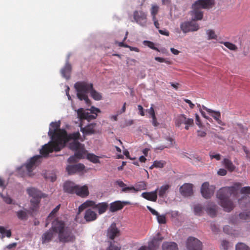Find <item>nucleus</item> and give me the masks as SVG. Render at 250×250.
<instances>
[{
    "label": "nucleus",
    "mask_w": 250,
    "mask_h": 250,
    "mask_svg": "<svg viewBox=\"0 0 250 250\" xmlns=\"http://www.w3.org/2000/svg\"><path fill=\"white\" fill-rule=\"evenodd\" d=\"M48 131V135L51 137V141L48 144L42 146L40 149V153L44 156H46L49 153L53 152L59 143L62 137H64L66 135V131L65 129H60V122H52Z\"/></svg>",
    "instance_id": "1"
},
{
    "label": "nucleus",
    "mask_w": 250,
    "mask_h": 250,
    "mask_svg": "<svg viewBox=\"0 0 250 250\" xmlns=\"http://www.w3.org/2000/svg\"><path fill=\"white\" fill-rule=\"evenodd\" d=\"M241 186V183H235L233 186L222 188L217 191V198L225 211L230 212L234 208L233 203L229 198L232 195L235 196Z\"/></svg>",
    "instance_id": "2"
},
{
    "label": "nucleus",
    "mask_w": 250,
    "mask_h": 250,
    "mask_svg": "<svg viewBox=\"0 0 250 250\" xmlns=\"http://www.w3.org/2000/svg\"><path fill=\"white\" fill-rule=\"evenodd\" d=\"M52 229L58 234V239L62 243L73 242L76 239L73 233V229L66 227L63 221L56 219L52 223Z\"/></svg>",
    "instance_id": "3"
},
{
    "label": "nucleus",
    "mask_w": 250,
    "mask_h": 250,
    "mask_svg": "<svg viewBox=\"0 0 250 250\" xmlns=\"http://www.w3.org/2000/svg\"><path fill=\"white\" fill-rule=\"evenodd\" d=\"M42 155H37L31 158L27 163L24 165L18 168L17 171L18 174L21 177H24L26 175L31 176V173L33 169L37 167L42 161V157H44L41 153ZM48 155L44 157H46Z\"/></svg>",
    "instance_id": "4"
},
{
    "label": "nucleus",
    "mask_w": 250,
    "mask_h": 250,
    "mask_svg": "<svg viewBox=\"0 0 250 250\" xmlns=\"http://www.w3.org/2000/svg\"><path fill=\"white\" fill-rule=\"evenodd\" d=\"M93 84L85 82H77L74 87L77 91V96L80 100H84L87 104H90V101L88 99L87 94L92 88Z\"/></svg>",
    "instance_id": "5"
},
{
    "label": "nucleus",
    "mask_w": 250,
    "mask_h": 250,
    "mask_svg": "<svg viewBox=\"0 0 250 250\" xmlns=\"http://www.w3.org/2000/svg\"><path fill=\"white\" fill-rule=\"evenodd\" d=\"M88 207H91L93 209H97L99 214H102L107 210L108 205L106 202L96 204V203L93 201L87 200L79 206L77 216L81 212Z\"/></svg>",
    "instance_id": "6"
},
{
    "label": "nucleus",
    "mask_w": 250,
    "mask_h": 250,
    "mask_svg": "<svg viewBox=\"0 0 250 250\" xmlns=\"http://www.w3.org/2000/svg\"><path fill=\"white\" fill-rule=\"evenodd\" d=\"M100 112L101 111L99 108L94 106L91 107L90 109H87L86 110L80 108L77 110V115L80 120H87L90 121L96 119L97 117V113Z\"/></svg>",
    "instance_id": "7"
},
{
    "label": "nucleus",
    "mask_w": 250,
    "mask_h": 250,
    "mask_svg": "<svg viewBox=\"0 0 250 250\" xmlns=\"http://www.w3.org/2000/svg\"><path fill=\"white\" fill-rule=\"evenodd\" d=\"M27 191L30 196L32 198L30 200L31 204L30 209L33 211H37L39 208L41 196V192L37 189L32 188H28Z\"/></svg>",
    "instance_id": "8"
},
{
    "label": "nucleus",
    "mask_w": 250,
    "mask_h": 250,
    "mask_svg": "<svg viewBox=\"0 0 250 250\" xmlns=\"http://www.w3.org/2000/svg\"><path fill=\"white\" fill-rule=\"evenodd\" d=\"M175 125L177 127H180L184 125L185 129L188 130L189 127L194 125V120L192 118H187L185 114H180L175 119Z\"/></svg>",
    "instance_id": "9"
},
{
    "label": "nucleus",
    "mask_w": 250,
    "mask_h": 250,
    "mask_svg": "<svg viewBox=\"0 0 250 250\" xmlns=\"http://www.w3.org/2000/svg\"><path fill=\"white\" fill-rule=\"evenodd\" d=\"M80 137V133L79 131H77L75 132H73L72 133H70L69 134H67L66 133V135L64 137H62L58 144L57 145L56 147L55 148V151H59L61 150L64 146L65 144L71 140L73 141L78 140Z\"/></svg>",
    "instance_id": "10"
},
{
    "label": "nucleus",
    "mask_w": 250,
    "mask_h": 250,
    "mask_svg": "<svg viewBox=\"0 0 250 250\" xmlns=\"http://www.w3.org/2000/svg\"><path fill=\"white\" fill-rule=\"evenodd\" d=\"M133 19L134 21L142 27L147 25V13L143 10H135L133 12Z\"/></svg>",
    "instance_id": "11"
},
{
    "label": "nucleus",
    "mask_w": 250,
    "mask_h": 250,
    "mask_svg": "<svg viewBox=\"0 0 250 250\" xmlns=\"http://www.w3.org/2000/svg\"><path fill=\"white\" fill-rule=\"evenodd\" d=\"M180 28L184 33L189 32L196 31L199 29V25L191 20L190 21H185L180 24Z\"/></svg>",
    "instance_id": "12"
},
{
    "label": "nucleus",
    "mask_w": 250,
    "mask_h": 250,
    "mask_svg": "<svg viewBox=\"0 0 250 250\" xmlns=\"http://www.w3.org/2000/svg\"><path fill=\"white\" fill-rule=\"evenodd\" d=\"M188 250H202V243L197 238L194 237H189L186 242Z\"/></svg>",
    "instance_id": "13"
},
{
    "label": "nucleus",
    "mask_w": 250,
    "mask_h": 250,
    "mask_svg": "<svg viewBox=\"0 0 250 250\" xmlns=\"http://www.w3.org/2000/svg\"><path fill=\"white\" fill-rule=\"evenodd\" d=\"M214 0H197L192 5V7L202 9H210L215 5Z\"/></svg>",
    "instance_id": "14"
},
{
    "label": "nucleus",
    "mask_w": 250,
    "mask_h": 250,
    "mask_svg": "<svg viewBox=\"0 0 250 250\" xmlns=\"http://www.w3.org/2000/svg\"><path fill=\"white\" fill-rule=\"evenodd\" d=\"M215 188L214 186H209L208 182H204L202 185L201 192L205 198L209 199L213 194Z\"/></svg>",
    "instance_id": "15"
},
{
    "label": "nucleus",
    "mask_w": 250,
    "mask_h": 250,
    "mask_svg": "<svg viewBox=\"0 0 250 250\" xmlns=\"http://www.w3.org/2000/svg\"><path fill=\"white\" fill-rule=\"evenodd\" d=\"M146 188V183L144 181H141L137 183L135 187L131 186L129 187L125 188L122 189L123 192H126L129 191H134L137 192L142 190H145Z\"/></svg>",
    "instance_id": "16"
},
{
    "label": "nucleus",
    "mask_w": 250,
    "mask_h": 250,
    "mask_svg": "<svg viewBox=\"0 0 250 250\" xmlns=\"http://www.w3.org/2000/svg\"><path fill=\"white\" fill-rule=\"evenodd\" d=\"M163 239L164 237L161 236L160 234L158 233L157 235L154 237L153 240L148 243V249L149 250H156Z\"/></svg>",
    "instance_id": "17"
},
{
    "label": "nucleus",
    "mask_w": 250,
    "mask_h": 250,
    "mask_svg": "<svg viewBox=\"0 0 250 250\" xmlns=\"http://www.w3.org/2000/svg\"><path fill=\"white\" fill-rule=\"evenodd\" d=\"M85 168L84 166L82 164L68 165L66 169L69 174H73L76 172H82Z\"/></svg>",
    "instance_id": "18"
},
{
    "label": "nucleus",
    "mask_w": 250,
    "mask_h": 250,
    "mask_svg": "<svg viewBox=\"0 0 250 250\" xmlns=\"http://www.w3.org/2000/svg\"><path fill=\"white\" fill-rule=\"evenodd\" d=\"M193 185L191 184H184L180 188L181 194L185 197L190 196L193 194Z\"/></svg>",
    "instance_id": "19"
},
{
    "label": "nucleus",
    "mask_w": 250,
    "mask_h": 250,
    "mask_svg": "<svg viewBox=\"0 0 250 250\" xmlns=\"http://www.w3.org/2000/svg\"><path fill=\"white\" fill-rule=\"evenodd\" d=\"M120 231L117 228L115 223H113L109 227L107 230V236L111 240H114L115 238L119 235Z\"/></svg>",
    "instance_id": "20"
},
{
    "label": "nucleus",
    "mask_w": 250,
    "mask_h": 250,
    "mask_svg": "<svg viewBox=\"0 0 250 250\" xmlns=\"http://www.w3.org/2000/svg\"><path fill=\"white\" fill-rule=\"evenodd\" d=\"M77 185L75 184L74 182L71 181H66L63 186L64 192L74 194Z\"/></svg>",
    "instance_id": "21"
},
{
    "label": "nucleus",
    "mask_w": 250,
    "mask_h": 250,
    "mask_svg": "<svg viewBox=\"0 0 250 250\" xmlns=\"http://www.w3.org/2000/svg\"><path fill=\"white\" fill-rule=\"evenodd\" d=\"M74 194L81 197H86L89 194L88 187L86 186H80L77 185Z\"/></svg>",
    "instance_id": "22"
},
{
    "label": "nucleus",
    "mask_w": 250,
    "mask_h": 250,
    "mask_svg": "<svg viewBox=\"0 0 250 250\" xmlns=\"http://www.w3.org/2000/svg\"><path fill=\"white\" fill-rule=\"evenodd\" d=\"M141 196L147 200L156 202L157 200V190L151 192H143L142 193Z\"/></svg>",
    "instance_id": "23"
},
{
    "label": "nucleus",
    "mask_w": 250,
    "mask_h": 250,
    "mask_svg": "<svg viewBox=\"0 0 250 250\" xmlns=\"http://www.w3.org/2000/svg\"><path fill=\"white\" fill-rule=\"evenodd\" d=\"M202 108L206 110L209 113H211V116L214 118V120L216 121L217 123L221 125H224L222 121L221 120V113L219 111H214L212 109H209L204 105H202Z\"/></svg>",
    "instance_id": "24"
},
{
    "label": "nucleus",
    "mask_w": 250,
    "mask_h": 250,
    "mask_svg": "<svg viewBox=\"0 0 250 250\" xmlns=\"http://www.w3.org/2000/svg\"><path fill=\"white\" fill-rule=\"evenodd\" d=\"M171 186L168 184L164 185L160 188H158L156 190H157V193L160 198H165L167 197V194Z\"/></svg>",
    "instance_id": "25"
},
{
    "label": "nucleus",
    "mask_w": 250,
    "mask_h": 250,
    "mask_svg": "<svg viewBox=\"0 0 250 250\" xmlns=\"http://www.w3.org/2000/svg\"><path fill=\"white\" fill-rule=\"evenodd\" d=\"M97 218V213L91 209H87L85 210L84 218L86 222H91L95 220Z\"/></svg>",
    "instance_id": "26"
},
{
    "label": "nucleus",
    "mask_w": 250,
    "mask_h": 250,
    "mask_svg": "<svg viewBox=\"0 0 250 250\" xmlns=\"http://www.w3.org/2000/svg\"><path fill=\"white\" fill-rule=\"evenodd\" d=\"M192 11L191 12V15L192 16V20L194 21H196L201 20L203 18V12L201 9H196L192 7Z\"/></svg>",
    "instance_id": "27"
},
{
    "label": "nucleus",
    "mask_w": 250,
    "mask_h": 250,
    "mask_svg": "<svg viewBox=\"0 0 250 250\" xmlns=\"http://www.w3.org/2000/svg\"><path fill=\"white\" fill-rule=\"evenodd\" d=\"M54 232L55 231H53L52 228L44 232L42 237V243L49 242L54 237Z\"/></svg>",
    "instance_id": "28"
},
{
    "label": "nucleus",
    "mask_w": 250,
    "mask_h": 250,
    "mask_svg": "<svg viewBox=\"0 0 250 250\" xmlns=\"http://www.w3.org/2000/svg\"><path fill=\"white\" fill-rule=\"evenodd\" d=\"M71 71V65L67 61L64 66L61 70V74L63 77L68 79Z\"/></svg>",
    "instance_id": "29"
},
{
    "label": "nucleus",
    "mask_w": 250,
    "mask_h": 250,
    "mask_svg": "<svg viewBox=\"0 0 250 250\" xmlns=\"http://www.w3.org/2000/svg\"><path fill=\"white\" fill-rule=\"evenodd\" d=\"M124 207L123 203L120 201H116L110 204L109 210L111 212H114L122 209Z\"/></svg>",
    "instance_id": "30"
},
{
    "label": "nucleus",
    "mask_w": 250,
    "mask_h": 250,
    "mask_svg": "<svg viewBox=\"0 0 250 250\" xmlns=\"http://www.w3.org/2000/svg\"><path fill=\"white\" fill-rule=\"evenodd\" d=\"M95 126L96 124H90L86 125L85 127H81V130L83 134L85 135H90L94 134L95 133Z\"/></svg>",
    "instance_id": "31"
},
{
    "label": "nucleus",
    "mask_w": 250,
    "mask_h": 250,
    "mask_svg": "<svg viewBox=\"0 0 250 250\" xmlns=\"http://www.w3.org/2000/svg\"><path fill=\"white\" fill-rule=\"evenodd\" d=\"M222 164L230 172L234 171L235 169V166L233 165L232 161L228 158H224L222 162Z\"/></svg>",
    "instance_id": "32"
},
{
    "label": "nucleus",
    "mask_w": 250,
    "mask_h": 250,
    "mask_svg": "<svg viewBox=\"0 0 250 250\" xmlns=\"http://www.w3.org/2000/svg\"><path fill=\"white\" fill-rule=\"evenodd\" d=\"M217 208V206L216 205L210 203L208 205V207H207L206 210L209 216L211 217H214L216 215Z\"/></svg>",
    "instance_id": "33"
},
{
    "label": "nucleus",
    "mask_w": 250,
    "mask_h": 250,
    "mask_svg": "<svg viewBox=\"0 0 250 250\" xmlns=\"http://www.w3.org/2000/svg\"><path fill=\"white\" fill-rule=\"evenodd\" d=\"M163 250H178L177 245L174 242H165L162 246Z\"/></svg>",
    "instance_id": "34"
},
{
    "label": "nucleus",
    "mask_w": 250,
    "mask_h": 250,
    "mask_svg": "<svg viewBox=\"0 0 250 250\" xmlns=\"http://www.w3.org/2000/svg\"><path fill=\"white\" fill-rule=\"evenodd\" d=\"M90 95L95 100H96V101H99V100H101L102 98V96L101 95V94L97 92L94 88H93V86H92V88H91L90 89Z\"/></svg>",
    "instance_id": "35"
},
{
    "label": "nucleus",
    "mask_w": 250,
    "mask_h": 250,
    "mask_svg": "<svg viewBox=\"0 0 250 250\" xmlns=\"http://www.w3.org/2000/svg\"><path fill=\"white\" fill-rule=\"evenodd\" d=\"M82 146V145L79 142L78 140L73 141L69 144V147L71 150L75 151L78 150Z\"/></svg>",
    "instance_id": "36"
},
{
    "label": "nucleus",
    "mask_w": 250,
    "mask_h": 250,
    "mask_svg": "<svg viewBox=\"0 0 250 250\" xmlns=\"http://www.w3.org/2000/svg\"><path fill=\"white\" fill-rule=\"evenodd\" d=\"M18 218L21 220H27L28 218L27 211L20 210L16 212Z\"/></svg>",
    "instance_id": "37"
},
{
    "label": "nucleus",
    "mask_w": 250,
    "mask_h": 250,
    "mask_svg": "<svg viewBox=\"0 0 250 250\" xmlns=\"http://www.w3.org/2000/svg\"><path fill=\"white\" fill-rule=\"evenodd\" d=\"M166 163L164 161H155L153 162V164L150 167V169L153 168V167L157 168H163L164 167Z\"/></svg>",
    "instance_id": "38"
},
{
    "label": "nucleus",
    "mask_w": 250,
    "mask_h": 250,
    "mask_svg": "<svg viewBox=\"0 0 250 250\" xmlns=\"http://www.w3.org/2000/svg\"><path fill=\"white\" fill-rule=\"evenodd\" d=\"M207 35H208V40H216L217 36L215 32L212 29H208L206 31Z\"/></svg>",
    "instance_id": "39"
},
{
    "label": "nucleus",
    "mask_w": 250,
    "mask_h": 250,
    "mask_svg": "<svg viewBox=\"0 0 250 250\" xmlns=\"http://www.w3.org/2000/svg\"><path fill=\"white\" fill-rule=\"evenodd\" d=\"M0 233L2 235V237L6 236L9 238L11 236V231L10 230H6L4 227L0 226Z\"/></svg>",
    "instance_id": "40"
},
{
    "label": "nucleus",
    "mask_w": 250,
    "mask_h": 250,
    "mask_svg": "<svg viewBox=\"0 0 250 250\" xmlns=\"http://www.w3.org/2000/svg\"><path fill=\"white\" fill-rule=\"evenodd\" d=\"M220 43L223 44L226 47L230 49V50H233L236 51L237 49V47L232 43H231L230 42H220Z\"/></svg>",
    "instance_id": "41"
},
{
    "label": "nucleus",
    "mask_w": 250,
    "mask_h": 250,
    "mask_svg": "<svg viewBox=\"0 0 250 250\" xmlns=\"http://www.w3.org/2000/svg\"><path fill=\"white\" fill-rule=\"evenodd\" d=\"M85 154V150L83 147H81L79 148L78 150H76V152L75 153V155L76 156L77 158L80 159L83 157V155Z\"/></svg>",
    "instance_id": "42"
},
{
    "label": "nucleus",
    "mask_w": 250,
    "mask_h": 250,
    "mask_svg": "<svg viewBox=\"0 0 250 250\" xmlns=\"http://www.w3.org/2000/svg\"><path fill=\"white\" fill-rule=\"evenodd\" d=\"M87 159L93 163H100L99 157L93 154H88L87 156Z\"/></svg>",
    "instance_id": "43"
},
{
    "label": "nucleus",
    "mask_w": 250,
    "mask_h": 250,
    "mask_svg": "<svg viewBox=\"0 0 250 250\" xmlns=\"http://www.w3.org/2000/svg\"><path fill=\"white\" fill-rule=\"evenodd\" d=\"M236 250H250L246 245L243 243H239L236 245Z\"/></svg>",
    "instance_id": "44"
},
{
    "label": "nucleus",
    "mask_w": 250,
    "mask_h": 250,
    "mask_svg": "<svg viewBox=\"0 0 250 250\" xmlns=\"http://www.w3.org/2000/svg\"><path fill=\"white\" fill-rule=\"evenodd\" d=\"M239 217L240 219L246 221L250 219V211L240 213L239 214Z\"/></svg>",
    "instance_id": "45"
},
{
    "label": "nucleus",
    "mask_w": 250,
    "mask_h": 250,
    "mask_svg": "<svg viewBox=\"0 0 250 250\" xmlns=\"http://www.w3.org/2000/svg\"><path fill=\"white\" fill-rule=\"evenodd\" d=\"M144 44L145 45L147 46L148 47H149L151 49L155 50H156L157 51H160L158 48L155 47V44H154V42H152L148 41H145L144 42Z\"/></svg>",
    "instance_id": "46"
},
{
    "label": "nucleus",
    "mask_w": 250,
    "mask_h": 250,
    "mask_svg": "<svg viewBox=\"0 0 250 250\" xmlns=\"http://www.w3.org/2000/svg\"><path fill=\"white\" fill-rule=\"evenodd\" d=\"M159 7L157 5H153L151 9V14L152 16V20H155L156 15L158 12Z\"/></svg>",
    "instance_id": "47"
},
{
    "label": "nucleus",
    "mask_w": 250,
    "mask_h": 250,
    "mask_svg": "<svg viewBox=\"0 0 250 250\" xmlns=\"http://www.w3.org/2000/svg\"><path fill=\"white\" fill-rule=\"evenodd\" d=\"M60 205H58L55 208H54L52 211L50 213L49 215L47 217V220H49L51 218L53 217L57 212L59 211L60 208Z\"/></svg>",
    "instance_id": "48"
},
{
    "label": "nucleus",
    "mask_w": 250,
    "mask_h": 250,
    "mask_svg": "<svg viewBox=\"0 0 250 250\" xmlns=\"http://www.w3.org/2000/svg\"><path fill=\"white\" fill-rule=\"evenodd\" d=\"M229 247V243L226 240H223L221 242L220 249L221 250H228Z\"/></svg>",
    "instance_id": "49"
},
{
    "label": "nucleus",
    "mask_w": 250,
    "mask_h": 250,
    "mask_svg": "<svg viewBox=\"0 0 250 250\" xmlns=\"http://www.w3.org/2000/svg\"><path fill=\"white\" fill-rule=\"evenodd\" d=\"M157 218L159 224H165L166 223V218L165 215H160L158 214Z\"/></svg>",
    "instance_id": "50"
},
{
    "label": "nucleus",
    "mask_w": 250,
    "mask_h": 250,
    "mask_svg": "<svg viewBox=\"0 0 250 250\" xmlns=\"http://www.w3.org/2000/svg\"><path fill=\"white\" fill-rule=\"evenodd\" d=\"M223 231L225 233L228 234H233L232 229L228 225H226L223 228Z\"/></svg>",
    "instance_id": "51"
},
{
    "label": "nucleus",
    "mask_w": 250,
    "mask_h": 250,
    "mask_svg": "<svg viewBox=\"0 0 250 250\" xmlns=\"http://www.w3.org/2000/svg\"><path fill=\"white\" fill-rule=\"evenodd\" d=\"M194 210L195 213L197 215H200L202 211V207L200 205H197L194 207Z\"/></svg>",
    "instance_id": "52"
},
{
    "label": "nucleus",
    "mask_w": 250,
    "mask_h": 250,
    "mask_svg": "<svg viewBox=\"0 0 250 250\" xmlns=\"http://www.w3.org/2000/svg\"><path fill=\"white\" fill-rule=\"evenodd\" d=\"M155 60L160 62H165L167 64H170L171 62L169 61L166 60L165 58H161L159 57H155Z\"/></svg>",
    "instance_id": "53"
},
{
    "label": "nucleus",
    "mask_w": 250,
    "mask_h": 250,
    "mask_svg": "<svg viewBox=\"0 0 250 250\" xmlns=\"http://www.w3.org/2000/svg\"><path fill=\"white\" fill-rule=\"evenodd\" d=\"M240 192L241 194H250V187H245L241 188Z\"/></svg>",
    "instance_id": "54"
},
{
    "label": "nucleus",
    "mask_w": 250,
    "mask_h": 250,
    "mask_svg": "<svg viewBox=\"0 0 250 250\" xmlns=\"http://www.w3.org/2000/svg\"><path fill=\"white\" fill-rule=\"evenodd\" d=\"M106 250H121L120 248L117 246H116L114 243L110 242V246L106 249Z\"/></svg>",
    "instance_id": "55"
},
{
    "label": "nucleus",
    "mask_w": 250,
    "mask_h": 250,
    "mask_svg": "<svg viewBox=\"0 0 250 250\" xmlns=\"http://www.w3.org/2000/svg\"><path fill=\"white\" fill-rule=\"evenodd\" d=\"M209 157L211 159H215L216 160L219 161L221 160V155L220 154H213L210 153Z\"/></svg>",
    "instance_id": "56"
},
{
    "label": "nucleus",
    "mask_w": 250,
    "mask_h": 250,
    "mask_svg": "<svg viewBox=\"0 0 250 250\" xmlns=\"http://www.w3.org/2000/svg\"><path fill=\"white\" fill-rule=\"evenodd\" d=\"M79 160L78 158H77L76 157V156L74 155L73 156H72L71 157H70L68 159V162L69 163H76L78 161V160Z\"/></svg>",
    "instance_id": "57"
},
{
    "label": "nucleus",
    "mask_w": 250,
    "mask_h": 250,
    "mask_svg": "<svg viewBox=\"0 0 250 250\" xmlns=\"http://www.w3.org/2000/svg\"><path fill=\"white\" fill-rule=\"evenodd\" d=\"M227 171L224 168H220L217 171V174L219 175H221V176H225L227 174Z\"/></svg>",
    "instance_id": "58"
},
{
    "label": "nucleus",
    "mask_w": 250,
    "mask_h": 250,
    "mask_svg": "<svg viewBox=\"0 0 250 250\" xmlns=\"http://www.w3.org/2000/svg\"><path fill=\"white\" fill-rule=\"evenodd\" d=\"M116 184L120 187L122 188V189L125 188H127L126 185L121 180H117L116 181Z\"/></svg>",
    "instance_id": "59"
},
{
    "label": "nucleus",
    "mask_w": 250,
    "mask_h": 250,
    "mask_svg": "<svg viewBox=\"0 0 250 250\" xmlns=\"http://www.w3.org/2000/svg\"><path fill=\"white\" fill-rule=\"evenodd\" d=\"M210 228L212 231L217 232L219 231L218 228L216 226L214 223H211Z\"/></svg>",
    "instance_id": "60"
},
{
    "label": "nucleus",
    "mask_w": 250,
    "mask_h": 250,
    "mask_svg": "<svg viewBox=\"0 0 250 250\" xmlns=\"http://www.w3.org/2000/svg\"><path fill=\"white\" fill-rule=\"evenodd\" d=\"M207 135V133L204 130H198L197 131V136L200 137H205Z\"/></svg>",
    "instance_id": "61"
},
{
    "label": "nucleus",
    "mask_w": 250,
    "mask_h": 250,
    "mask_svg": "<svg viewBox=\"0 0 250 250\" xmlns=\"http://www.w3.org/2000/svg\"><path fill=\"white\" fill-rule=\"evenodd\" d=\"M4 201L8 204H11L12 203V199L9 196L3 197Z\"/></svg>",
    "instance_id": "62"
},
{
    "label": "nucleus",
    "mask_w": 250,
    "mask_h": 250,
    "mask_svg": "<svg viewBox=\"0 0 250 250\" xmlns=\"http://www.w3.org/2000/svg\"><path fill=\"white\" fill-rule=\"evenodd\" d=\"M147 208L150 211V212L154 215H156V216H157V215H158V212L155 210V209H154L153 208H151L149 206H147Z\"/></svg>",
    "instance_id": "63"
},
{
    "label": "nucleus",
    "mask_w": 250,
    "mask_h": 250,
    "mask_svg": "<svg viewBox=\"0 0 250 250\" xmlns=\"http://www.w3.org/2000/svg\"><path fill=\"white\" fill-rule=\"evenodd\" d=\"M184 101L186 103L188 104V105H189V107H190V108L193 109L195 105L189 100L187 99H185L184 100Z\"/></svg>",
    "instance_id": "64"
}]
</instances>
